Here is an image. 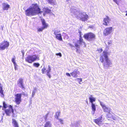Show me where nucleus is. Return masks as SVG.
<instances>
[{
	"label": "nucleus",
	"instance_id": "1",
	"mask_svg": "<svg viewBox=\"0 0 127 127\" xmlns=\"http://www.w3.org/2000/svg\"><path fill=\"white\" fill-rule=\"evenodd\" d=\"M42 12L39 5L35 3L32 4L31 6L25 11V12L26 16H29L41 14Z\"/></svg>",
	"mask_w": 127,
	"mask_h": 127
},
{
	"label": "nucleus",
	"instance_id": "2",
	"mask_svg": "<svg viewBox=\"0 0 127 127\" xmlns=\"http://www.w3.org/2000/svg\"><path fill=\"white\" fill-rule=\"evenodd\" d=\"M103 53L102 56H101L99 59V61L102 63L104 62V59L103 56L105 58V62L103 63V66L105 67H108L110 66V65L112 64L111 62L109 59L108 58V52L106 51H104L103 52Z\"/></svg>",
	"mask_w": 127,
	"mask_h": 127
},
{
	"label": "nucleus",
	"instance_id": "3",
	"mask_svg": "<svg viewBox=\"0 0 127 127\" xmlns=\"http://www.w3.org/2000/svg\"><path fill=\"white\" fill-rule=\"evenodd\" d=\"M80 45L83 46V47L86 46V44L82 37L79 38V40L77 41V42L75 43L74 46L76 49V51L79 53V50L80 48Z\"/></svg>",
	"mask_w": 127,
	"mask_h": 127
},
{
	"label": "nucleus",
	"instance_id": "4",
	"mask_svg": "<svg viewBox=\"0 0 127 127\" xmlns=\"http://www.w3.org/2000/svg\"><path fill=\"white\" fill-rule=\"evenodd\" d=\"M39 57L35 55H29L25 59L26 62L30 64L36 61V60H39Z\"/></svg>",
	"mask_w": 127,
	"mask_h": 127
},
{
	"label": "nucleus",
	"instance_id": "5",
	"mask_svg": "<svg viewBox=\"0 0 127 127\" xmlns=\"http://www.w3.org/2000/svg\"><path fill=\"white\" fill-rule=\"evenodd\" d=\"M22 94L24 96H28L27 94L23 93L22 94L21 93H18L15 95V101L14 102L17 104H19L21 103L22 101L21 96Z\"/></svg>",
	"mask_w": 127,
	"mask_h": 127
},
{
	"label": "nucleus",
	"instance_id": "6",
	"mask_svg": "<svg viewBox=\"0 0 127 127\" xmlns=\"http://www.w3.org/2000/svg\"><path fill=\"white\" fill-rule=\"evenodd\" d=\"M83 37L86 40L88 41H92L95 40L96 38L95 34L92 32H89L85 34Z\"/></svg>",
	"mask_w": 127,
	"mask_h": 127
},
{
	"label": "nucleus",
	"instance_id": "7",
	"mask_svg": "<svg viewBox=\"0 0 127 127\" xmlns=\"http://www.w3.org/2000/svg\"><path fill=\"white\" fill-rule=\"evenodd\" d=\"M76 17L78 19L83 22L87 21L89 18L88 15L85 12L80 13Z\"/></svg>",
	"mask_w": 127,
	"mask_h": 127
},
{
	"label": "nucleus",
	"instance_id": "8",
	"mask_svg": "<svg viewBox=\"0 0 127 127\" xmlns=\"http://www.w3.org/2000/svg\"><path fill=\"white\" fill-rule=\"evenodd\" d=\"M9 45V42L7 41L4 40L0 43V50H3L7 49Z\"/></svg>",
	"mask_w": 127,
	"mask_h": 127
},
{
	"label": "nucleus",
	"instance_id": "9",
	"mask_svg": "<svg viewBox=\"0 0 127 127\" xmlns=\"http://www.w3.org/2000/svg\"><path fill=\"white\" fill-rule=\"evenodd\" d=\"M8 107L9 108L5 109L4 110V112L6 116H9L12 113H14V110L13 107L11 105H9Z\"/></svg>",
	"mask_w": 127,
	"mask_h": 127
},
{
	"label": "nucleus",
	"instance_id": "10",
	"mask_svg": "<svg viewBox=\"0 0 127 127\" xmlns=\"http://www.w3.org/2000/svg\"><path fill=\"white\" fill-rule=\"evenodd\" d=\"M113 29L112 27H109L105 28L103 32V35L106 36L110 34L112 32Z\"/></svg>",
	"mask_w": 127,
	"mask_h": 127
},
{
	"label": "nucleus",
	"instance_id": "11",
	"mask_svg": "<svg viewBox=\"0 0 127 127\" xmlns=\"http://www.w3.org/2000/svg\"><path fill=\"white\" fill-rule=\"evenodd\" d=\"M60 31L58 30L54 31V34L55 35L56 38L58 40L60 41H62L63 39L61 34V33H59Z\"/></svg>",
	"mask_w": 127,
	"mask_h": 127
},
{
	"label": "nucleus",
	"instance_id": "12",
	"mask_svg": "<svg viewBox=\"0 0 127 127\" xmlns=\"http://www.w3.org/2000/svg\"><path fill=\"white\" fill-rule=\"evenodd\" d=\"M100 105L102 107L103 111L105 112H111L112 113V112L111 111V109L110 108L106 107L102 102L101 101L100 102Z\"/></svg>",
	"mask_w": 127,
	"mask_h": 127
},
{
	"label": "nucleus",
	"instance_id": "13",
	"mask_svg": "<svg viewBox=\"0 0 127 127\" xmlns=\"http://www.w3.org/2000/svg\"><path fill=\"white\" fill-rule=\"evenodd\" d=\"M110 21V19L107 16H106L105 18H103V22L102 24L105 26L109 25V23Z\"/></svg>",
	"mask_w": 127,
	"mask_h": 127
},
{
	"label": "nucleus",
	"instance_id": "14",
	"mask_svg": "<svg viewBox=\"0 0 127 127\" xmlns=\"http://www.w3.org/2000/svg\"><path fill=\"white\" fill-rule=\"evenodd\" d=\"M17 84L19 87L23 90L25 89V87L24 84L23 79L22 78H20L17 82Z\"/></svg>",
	"mask_w": 127,
	"mask_h": 127
},
{
	"label": "nucleus",
	"instance_id": "15",
	"mask_svg": "<svg viewBox=\"0 0 127 127\" xmlns=\"http://www.w3.org/2000/svg\"><path fill=\"white\" fill-rule=\"evenodd\" d=\"M102 115H101L99 118L94 120V122L96 124L100 126L102 124Z\"/></svg>",
	"mask_w": 127,
	"mask_h": 127
},
{
	"label": "nucleus",
	"instance_id": "16",
	"mask_svg": "<svg viewBox=\"0 0 127 127\" xmlns=\"http://www.w3.org/2000/svg\"><path fill=\"white\" fill-rule=\"evenodd\" d=\"M41 21L43 26L42 27L44 29L47 28L48 27V24L46 23L45 20L43 19H41Z\"/></svg>",
	"mask_w": 127,
	"mask_h": 127
},
{
	"label": "nucleus",
	"instance_id": "17",
	"mask_svg": "<svg viewBox=\"0 0 127 127\" xmlns=\"http://www.w3.org/2000/svg\"><path fill=\"white\" fill-rule=\"evenodd\" d=\"M77 73L80 74V72L78 71V69H77L74 70L73 72L70 73V74L73 77L75 78L78 76Z\"/></svg>",
	"mask_w": 127,
	"mask_h": 127
},
{
	"label": "nucleus",
	"instance_id": "18",
	"mask_svg": "<svg viewBox=\"0 0 127 127\" xmlns=\"http://www.w3.org/2000/svg\"><path fill=\"white\" fill-rule=\"evenodd\" d=\"M2 9L4 10H7L10 8L9 5L6 4L5 3H3L2 4Z\"/></svg>",
	"mask_w": 127,
	"mask_h": 127
},
{
	"label": "nucleus",
	"instance_id": "19",
	"mask_svg": "<svg viewBox=\"0 0 127 127\" xmlns=\"http://www.w3.org/2000/svg\"><path fill=\"white\" fill-rule=\"evenodd\" d=\"M108 113L106 115L107 118L112 119L113 120H115L116 119L112 115L110 112H108Z\"/></svg>",
	"mask_w": 127,
	"mask_h": 127
},
{
	"label": "nucleus",
	"instance_id": "20",
	"mask_svg": "<svg viewBox=\"0 0 127 127\" xmlns=\"http://www.w3.org/2000/svg\"><path fill=\"white\" fill-rule=\"evenodd\" d=\"M12 124L14 127H19L18 123L14 119H12Z\"/></svg>",
	"mask_w": 127,
	"mask_h": 127
},
{
	"label": "nucleus",
	"instance_id": "21",
	"mask_svg": "<svg viewBox=\"0 0 127 127\" xmlns=\"http://www.w3.org/2000/svg\"><path fill=\"white\" fill-rule=\"evenodd\" d=\"M45 12L46 13H51V10L48 7H44V8Z\"/></svg>",
	"mask_w": 127,
	"mask_h": 127
},
{
	"label": "nucleus",
	"instance_id": "22",
	"mask_svg": "<svg viewBox=\"0 0 127 127\" xmlns=\"http://www.w3.org/2000/svg\"><path fill=\"white\" fill-rule=\"evenodd\" d=\"M52 124L49 121L47 122L45 124L44 127H51Z\"/></svg>",
	"mask_w": 127,
	"mask_h": 127
},
{
	"label": "nucleus",
	"instance_id": "23",
	"mask_svg": "<svg viewBox=\"0 0 127 127\" xmlns=\"http://www.w3.org/2000/svg\"><path fill=\"white\" fill-rule=\"evenodd\" d=\"M91 107L92 111L95 112L96 111V107L94 103H92Z\"/></svg>",
	"mask_w": 127,
	"mask_h": 127
},
{
	"label": "nucleus",
	"instance_id": "24",
	"mask_svg": "<svg viewBox=\"0 0 127 127\" xmlns=\"http://www.w3.org/2000/svg\"><path fill=\"white\" fill-rule=\"evenodd\" d=\"M61 112L60 111L57 112L55 116V117L57 119H58L59 117L60 116Z\"/></svg>",
	"mask_w": 127,
	"mask_h": 127
},
{
	"label": "nucleus",
	"instance_id": "25",
	"mask_svg": "<svg viewBox=\"0 0 127 127\" xmlns=\"http://www.w3.org/2000/svg\"><path fill=\"white\" fill-rule=\"evenodd\" d=\"M89 99L90 100V102L91 103H93V102L95 101V98L93 97H90L89 98Z\"/></svg>",
	"mask_w": 127,
	"mask_h": 127
},
{
	"label": "nucleus",
	"instance_id": "26",
	"mask_svg": "<svg viewBox=\"0 0 127 127\" xmlns=\"http://www.w3.org/2000/svg\"><path fill=\"white\" fill-rule=\"evenodd\" d=\"M0 93L1 94V96L3 97L4 96L3 94V91L2 90V87L0 86Z\"/></svg>",
	"mask_w": 127,
	"mask_h": 127
},
{
	"label": "nucleus",
	"instance_id": "27",
	"mask_svg": "<svg viewBox=\"0 0 127 127\" xmlns=\"http://www.w3.org/2000/svg\"><path fill=\"white\" fill-rule=\"evenodd\" d=\"M50 69L49 70H47V75L49 77V78H50L51 77V76L50 74Z\"/></svg>",
	"mask_w": 127,
	"mask_h": 127
},
{
	"label": "nucleus",
	"instance_id": "28",
	"mask_svg": "<svg viewBox=\"0 0 127 127\" xmlns=\"http://www.w3.org/2000/svg\"><path fill=\"white\" fill-rule=\"evenodd\" d=\"M47 70L46 69V68L45 67H44L41 69V71L42 74H45L47 72Z\"/></svg>",
	"mask_w": 127,
	"mask_h": 127
},
{
	"label": "nucleus",
	"instance_id": "29",
	"mask_svg": "<svg viewBox=\"0 0 127 127\" xmlns=\"http://www.w3.org/2000/svg\"><path fill=\"white\" fill-rule=\"evenodd\" d=\"M48 2L51 4H54V2L53 0H47Z\"/></svg>",
	"mask_w": 127,
	"mask_h": 127
},
{
	"label": "nucleus",
	"instance_id": "30",
	"mask_svg": "<svg viewBox=\"0 0 127 127\" xmlns=\"http://www.w3.org/2000/svg\"><path fill=\"white\" fill-rule=\"evenodd\" d=\"M33 65L36 67H38L40 65V64L38 63H34L33 64Z\"/></svg>",
	"mask_w": 127,
	"mask_h": 127
},
{
	"label": "nucleus",
	"instance_id": "31",
	"mask_svg": "<svg viewBox=\"0 0 127 127\" xmlns=\"http://www.w3.org/2000/svg\"><path fill=\"white\" fill-rule=\"evenodd\" d=\"M44 29L42 27L37 29V31L38 32H42Z\"/></svg>",
	"mask_w": 127,
	"mask_h": 127
},
{
	"label": "nucleus",
	"instance_id": "32",
	"mask_svg": "<svg viewBox=\"0 0 127 127\" xmlns=\"http://www.w3.org/2000/svg\"><path fill=\"white\" fill-rule=\"evenodd\" d=\"M15 59L16 58L15 56L14 58H12V61L13 63L14 64H16L15 62Z\"/></svg>",
	"mask_w": 127,
	"mask_h": 127
},
{
	"label": "nucleus",
	"instance_id": "33",
	"mask_svg": "<svg viewBox=\"0 0 127 127\" xmlns=\"http://www.w3.org/2000/svg\"><path fill=\"white\" fill-rule=\"evenodd\" d=\"M3 107L4 109H6L7 107V105L5 102L3 101Z\"/></svg>",
	"mask_w": 127,
	"mask_h": 127
},
{
	"label": "nucleus",
	"instance_id": "34",
	"mask_svg": "<svg viewBox=\"0 0 127 127\" xmlns=\"http://www.w3.org/2000/svg\"><path fill=\"white\" fill-rule=\"evenodd\" d=\"M120 0H113V1L118 5L119 4Z\"/></svg>",
	"mask_w": 127,
	"mask_h": 127
},
{
	"label": "nucleus",
	"instance_id": "35",
	"mask_svg": "<svg viewBox=\"0 0 127 127\" xmlns=\"http://www.w3.org/2000/svg\"><path fill=\"white\" fill-rule=\"evenodd\" d=\"M37 90L36 88H35L34 89L33 91L32 92V95L33 96L34 95L36 92V91Z\"/></svg>",
	"mask_w": 127,
	"mask_h": 127
},
{
	"label": "nucleus",
	"instance_id": "36",
	"mask_svg": "<svg viewBox=\"0 0 127 127\" xmlns=\"http://www.w3.org/2000/svg\"><path fill=\"white\" fill-rule=\"evenodd\" d=\"M56 55L57 56H59L60 57H61L62 56V54L61 53H56Z\"/></svg>",
	"mask_w": 127,
	"mask_h": 127
},
{
	"label": "nucleus",
	"instance_id": "37",
	"mask_svg": "<svg viewBox=\"0 0 127 127\" xmlns=\"http://www.w3.org/2000/svg\"><path fill=\"white\" fill-rule=\"evenodd\" d=\"M78 33L79 34V38L82 37V32L81 31H79Z\"/></svg>",
	"mask_w": 127,
	"mask_h": 127
},
{
	"label": "nucleus",
	"instance_id": "38",
	"mask_svg": "<svg viewBox=\"0 0 127 127\" xmlns=\"http://www.w3.org/2000/svg\"><path fill=\"white\" fill-rule=\"evenodd\" d=\"M58 120L62 124H63V120L61 119H58Z\"/></svg>",
	"mask_w": 127,
	"mask_h": 127
},
{
	"label": "nucleus",
	"instance_id": "39",
	"mask_svg": "<svg viewBox=\"0 0 127 127\" xmlns=\"http://www.w3.org/2000/svg\"><path fill=\"white\" fill-rule=\"evenodd\" d=\"M97 51L100 53L102 51V48H100L97 50Z\"/></svg>",
	"mask_w": 127,
	"mask_h": 127
},
{
	"label": "nucleus",
	"instance_id": "40",
	"mask_svg": "<svg viewBox=\"0 0 127 127\" xmlns=\"http://www.w3.org/2000/svg\"><path fill=\"white\" fill-rule=\"evenodd\" d=\"M108 44L109 45H110L111 44H112V41H109L108 42Z\"/></svg>",
	"mask_w": 127,
	"mask_h": 127
},
{
	"label": "nucleus",
	"instance_id": "41",
	"mask_svg": "<svg viewBox=\"0 0 127 127\" xmlns=\"http://www.w3.org/2000/svg\"><path fill=\"white\" fill-rule=\"evenodd\" d=\"M70 74L69 73H66V75L67 76H69V77H70V76H71Z\"/></svg>",
	"mask_w": 127,
	"mask_h": 127
},
{
	"label": "nucleus",
	"instance_id": "42",
	"mask_svg": "<svg viewBox=\"0 0 127 127\" xmlns=\"http://www.w3.org/2000/svg\"><path fill=\"white\" fill-rule=\"evenodd\" d=\"M14 68H15V70H16L17 69H16L17 64H14Z\"/></svg>",
	"mask_w": 127,
	"mask_h": 127
},
{
	"label": "nucleus",
	"instance_id": "43",
	"mask_svg": "<svg viewBox=\"0 0 127 127\" xmlns=\"http://www.w3.org/2000/svg\"><path fill=\"white\" fill-rule=\"evenodd\" d=\"M68 44L69 46H70V47H74V46H73V45L72 44H71L69 43V44Z\"/></svg>",
	"mask_w": 127,
	"mask_h": 127
},
{
	"label": "nucleus",
	"instance_id": "44",
	"mask_svg": "<svg viewBox=\"0 0 127 127\" xmlns=\"http://www.w3.org/2000/svg\"><path fill=\"white\" fill-rule=\"evenodd\" d=\"M77 80H79L80 82H82V79L81 78H78L77 79Z\"/></svg>",
	"mask_w": 127,
	"mask_h": 127
},
{
	"label": "nucleus",
	"instance_id": "45",
	"mask_svg": "<svg viewBox=\"0 0 127 127\" xmlns=\"http://www.w3.org/2000/svg\"><path fill=\"white\" fill-rule=\"evenodd\" d=\"M48 114H47L46 115V117H45V120H46L47 119V116H48Z\"/></svg>",
	"mask_w": 127,
	"mask_h": 127
},
{
	"label": "nucleus",
	"instance_id": "46",
	"mask_svg": "<svg viewBox=\"0 0 127 127\" xmlns=\"http://www.w3.org/2000/svg\"><path fill=\"white\" fill-rule=\"evenodd\" d=\"M125 12L126 13V14L125 15L126 16H127V11H125Z\"/></svg>",
	"mask_w": 127,
	"mask_h": 127
},
{
	"label": "nucleus",
	"instance_id": "47",
	"mask_svg": "<svg viewBox=\"0 0 127 127\" xmlns=\"http://www.w3.org/2000/svg\"><path fill=\"white\" fill-rule=\"evenodd\" d=\"M43 15H44V16L45 15V14H43Z\"/></svg>",
	"mask_w": 127,
	"mask_h": 127
},
{
	"label": "nucleus",
	"instance_id": "48",
	"mask_svg": "<svg viewBox=\"0 0 127 127\" xmlns=\"http://www.w3.org/2000/svg\"><path fill=\"white\" fill-rule=\"evenodd\" d=\"M50 8H52V7H51Z\"/></svg>",
	"mask_w": 127,
	"mask_h": 127
}]
</instances>
